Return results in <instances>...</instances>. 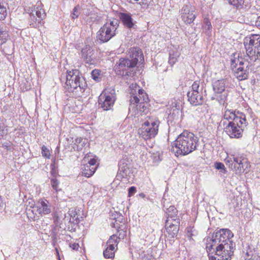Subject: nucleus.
<instances>
[{
	"label": "nucleus",
	"mask_w": 260,
	"mask_h": 260,
	"mask_svg": "<svg viewBox=\"0 0 260 260\" xmlns=\"http://www.w3.org/2000/svg\"><path fill=\"white\" fill-rule=\"evenodd\" d=\"M160 122L155 116L149 117L138 131L143 139L147 140L154 138L157 134Z\"/></svg>",
	"instance_id": "423d86ee"
},
{
	"label": "nucleus",
	"mask_w": 260,
	"mask_h": 260,
	"mask_svg": "<svg viewBox=\"0 0 260 260\" xmlns=\"http://www.w3.org/2000/svg\"><path fill=\"white\" fill-rule=\"evenodd\" d=\"M128 196L131 197L136 192V187L135 186H131L128 188Z\"/></svg>",
	"instance_id": "8fccbe9b"
},
{
	"label": "nucleus",
	"mask_w": 260,
	"mask_h": 260,
	"mask_svg": "<svg viewBox=\"0 0 260 260\" xmlns=\"http://www.w3.org/2000/svg\"><path fill=\"white\" fill-rule=\"evenodd\" d=\"M91 75L93 79L99 81L103 77V74L101 70L95 69L92 71Z\"/></svg>",
	"instance_id": "c9c22d12"
},
{
	"label": "nucleus",
	"mask_w": 260,
	"mask_h": 260,
	"mask_svg": "<svg viewBox=\"0 0 260 260\" xmlns=\"http://www.w3.org/2000/svg\"><path fill=\"white\" fill-rule=\"evenodd\" d=\"M177 212L178 211L176 208L173 206H171L167 210L166 214L168 215L167 219L169 218L171 221H173V219H175L174 218L177 215Z\"/></svg>",
	"instance_id": "cd10ccee"
},
{
	"label": "nucleus",
	"mask_w": 260,
	"mask_h": 260,
	"mask_svg": "<svg viewBox=\"0 0 260 260\" xmlns=\"http://www.w3.org/2000/svg\"><path fill=\"white\" fill-rule=\"evenodd\" d=\"M233 236L234 235L231 230L228 229H222L216 232L211 239V242L223 244L233 242L231 240Z\"/></svg>",
	"instance_id": "f8f14e48"
},
{
	"label": "nucleus",
	"mask_w": 260,
	"mask_h": 260,
	"mask_svg": "<svg viewBox=\"0 0 260 260\" xmlns=\"http://www.w3.org/2000/svg\"><path fill=\"white\" fill-rule=\"evenodd\" d=\"M7 15L6 8L1 3L0 4V20H4Z\"/></svg>",
	"instance_id": "ea45409f"
},
{
	"label": "nucleus",
	"mask_w": 260,
	"mask_h": 260,
	"mask_svg": "<svg viewBox=\"0 0 260 260\" xmlns=\"http://www.w3.org/2000/svg\"><path fill=\"white\" fill-rule=\"evenodd\" d=\"M131 99L130 107L129 110L135 107V104H137L136 110L137 113L136 115L146 114L148 112V102L149 101L148 94L142 89H138V92L136 90L131 89L130 92Z\"/></svg>",
	"instance_id": "39448f33"
},
{
	"label": "nucleus",
	"mask_w": 260,
	"mask_h": 260,
	"mask_svg": "<svg viewBox=\"0 0 260 260\" xmlns=\"http://www.w3.org/2000/svg\"><path fill=\"white\" fill-rule=\"evenodd\" d=\"M111 217V219L115 220V221L113 223L117 222V224H121L125 222L123 215L119 212H115L114 213H112Z\"/></svg>",
	"instance_id": "c756f323"
},
{
	"label": "nucleus",
	"mask_w": 260,
	"mask_h": 260,
	"mask_svg": "<svg viewBox=\"0 0 260 260\" xmlns=\"http://www.w3.org/2000/svg\"><path fill=\"white\" fill-rule=\"evenodd\" d=\"M70 247L75 250H77L79 248V245L78 243H70L69 244Z\"/></svg>",
	"instance_id": "603ef678"
},
{
	"label": "nucleus",
	"mask_w": 260,
	"mask_h": 260,
	"mask_svg": "<svg viewBox=\"0 0 260 260\" xmlns=\"http://www.w3.org/2000/svg\"><path fill=\"white\" fill-rule=\"evenodd\" d=\"M81 53L85 63L92 64V63L91 62L92 61L91 56L93 55L92 48L89 45L85 46L81 50Z\"/></svg>",
	"instance_id": "412c9836"
},
{
	"label": "nucleus",
	"mask_w": 260,
	"mask_h": 260,
	"mask_svg": "<svg viewBox=\"0 0 260 260\" xmlns=\"http://www.w3.org/2000/svg\"><path fill=\"white\" fill-rule=\"evenodd\" d=\"M188 100L190 103L194 106L202 105L204 103L202 92L188 91L187 93Z\"/></svg>",
	"instance_id": "a211bd4d"
},
{
	"label": "nucleus",
	"mask_w": 260,
	"mask_h": 260,
	"mask_svg": "<svg viewBox=\"0 0 260 260\" xmlns=\"http://www.w3.org/2000/svg\"><path fill=\"white\" fill-rule=\"evenodd\" d=\"M224 120H228L227 122H239L244 124V125H245V121H246L245 114L239 111L228 109H225L224 111Z\"/></svg>",
	"instance_id": "4468645a"
},
{
	"label": "nucleus",
	"mask_w": 260,
	"mask_h": 260,
	"mask_svg": "<svg viewBox=\"0 0 260 260\" xmlns=\"http://www.w3.org/2000/svg\"><path fill=\"white\" fill-rule=\"evenodd\" d=\"M119 17L123 25L129 29L133 28L135 25L132 15L129 13H120Z\"/></svg>",
	"instance_id": "aec40b11"
},
{
	"label": "nucleus",
	"mask_w": 260,
	"mask_h": 260,
	"mask_svg": "<svg viewBox=\"0 0 260 260\" xmlns=\"http://www.w3.org/2000/svg\"><path fill=\"white\" fill-rule=\"evenodd\" d=\"M78 9L79 7L78 6H76L73 11L72 13L71 14V16L73 19L77 18L79 16V13H78Z\"/></svg>",
	"instance_id": "de8ad7c7"
},
{
	"label": "nucleus",
	"mask_w": 260,
	"mask_h": 260,
	"mask_svg": "<svg viewBox=\"0 0 260 260\" xmlns=\"http://www.w3.org/2000/svg\"><path fill=\"white\" fill-rule=\"evenodd\" d=\"M69 108L70 109V111L73 113H78L82 109L81 107H79L78 106H76L75 107H70Z\"/></svg>",
	"instance_id": "09e8293b"
},
{
	"label": "nucleus",
	"mask_w": 260,
	"mask_h": 260,
	"mask_svg": "<svg viewBox=\"0 0 260 260\" xmlns=\"http://www.w3.org/2000/svg\"><path fill=\"white\" fill-rule=\"evenodd\" d=\"M255 25L256 26V27L257 28H258L259 29H260V16H259L257 18V19L255 21Z\"/></svg>",
	"instance_id": "864d4df0"
},
{
	"label": "nucleus",
	"mask_w": 260,
	"mask_h": 260,
	"mask_svg": "<svg viewBox=\"0 0 260 260\" xmlns=\"http://www.w3.org/2000/svg\"><path fill=\"white\" fill-rule=\"evenodd\" d=\"M138 196L142 198H144L145 197V194L144 193H140Z\"/></svg>",
	"instance_id": "6e6d98bb"
},
{
	"label": "nucleus",
	"mask_w": 260,
	"mask_h": 260,
	"mask_svg": "<svg viewBox=\"0 0 260 260\" xmlns=\"http://www.w3.org/2000/svg\"><path fill=\"white\" fill-rule=\"evenodd\" d=\"M87 83L79 70L72 69L67 71L65 92L70 97L86 98L88 91Z\"/></svg>",
	"instance_id": "f257e3e1"
},
{
	"label": "nucleus",
	"mask_w": 260,
	"mask_h": 260,
	"mask_svg": "<svg viewBox=\"0 0 260 260\" xmlns=\"http://www.w3.org/2000/svg\"><path fill=\"white\" fill-rule=\"evenodd\" d=\"M9 37L8 32L6 27H0V45H3L8 40Z\"/></svg>",
	"instance_id": "c85d7f7f"
},
{
	"label": "nucleus",
	"mask_w": 260,
	"mask_h": 260,
	"mask_svg": "<svg viewBox=\"0 0 260 260\" xmlns=\"http://www.w3.org/2000/svg\"><path fill=\"white\" fill-rule=\"evenodd\" d=\"M68 214L69 216H70V218L69 220L70 222L73 223H78L80 222L78 216L73 210L69 211Z\"/></svg>",
	"instance_id": "f704fd0d"
},
{
	"label": "nucleus",
	"mask_w": 260,
	"mask_h": 260,
	"mask_svg": "<svg viewBox=\"0 0 260 260\" xmlns=\"http://www.w3.org/2000/svg\"><path fill=\"white\" fill-rule=\"evenodd\" d=\"M42 154L43 156L49 158L50 155L49 150L44 145L42 147Z\"/></svg>",
	"instance_id": "c03bdc74"
},
{
	"label": "nucleus",
	"mask_w": 260,
	"mask_h": 260,
	"mask_svg": "<svg viewBox=\"0 0 260 260\" xmlns=\"http://www.w3.org/2000/svg\"><path fill=\"white\" fill-rule=\"evenodd\" d=\"M187 236L188 238L189 239H191L192 234L190 233V232L189 231V230H187Z\"/></svg>",
	"instance_id": "5fc2aeb1"
},
{
	"label": "nucleus",
	"mask_w": 260,
	"mask_h": 260,
	"mask_svg": "<svg viewBox=\"0 0 260 260\" xmlns=\"http://www.w3.org/2000/svg\"><path fill=\"white\" fill-rule=\"evenodd\" d=\"M111 226L117 230V235L118 239H123L126 236V224L123 223L121 224H117V223H112Z\"/></svg>",
	"instance_id": "5701e85b"
},
{
	"label": "nucleus",
	"mask_w": 260,
	"mask_h": 260,
	"mask_svg": "<svg viewBox=\"0 0 260 260\" xmlns=\"http://www.w3.org/2000/svg\"><path fill=\"white\" fill-rule=\"evenodd\" d=\"M214 167L218 170L219 171L220 173L222 174H226L227 171L224 165V164L220 162H216L214 164Z\"/></svg>",
	"instance_id": "e433bc0d"
},
{
	"label": "nucleus",
	"mask_w": 260,
	"mask_h": 260,
	"mask_svg": "<svg viewBox=\"0 0 260 260\" xmlns=\"http://www.w3.org/2000/svg\"><path fill=\"white\" fill-rule=\"evenodd\" d=\"M115 98V90L112 88L106 89L99 98V104L104 110H110L113 107Z\"/></svg>",
	"instance_id": "1a4fd4ad"
},
{
	"label": "nucleus",
	"mask_w": 260,
	"mask_h": 260,
	"mask_svg": "<svg viewBox=\"0 0 260 260\" xmlns=\"http://www.w3.org/2000/svg\"><path fill=\"white\" fill-rule=\"evenodd\" d=\"M136 66H114V71L117 75L120 76H133L134 67Z\"/></svg>",
	"instance_id": "f3484780"
},
{
	"label": "nucleus",
	"mask_w": 260,
	"mask_h": 260,
	"mask_svg": "<svg viewBox=\"0 0 260 260\" xmlns=\"http://www.w3.org/2000/svg\"><path fill=\"white\" fill-rule=\"evenodd\" d=\"M118 26V21L116 19L106 23L97 32V41L100 43L108 42L116 35Z\"/></svg>",
	"instance_id": "0eeeda50"
},
{
	"label": "nucleus",
	"mask_w": 260,
	"mask_h": 260,
	"mask_svg": "<svg viewBox=\"0 0 260 260\" xmlns=\"http://www.w3.org/2000/svg\"><path fill=\"white\" fill-rule=\"evenodd\" d=\"M195 8L188 3L185 5L180 10L181 18L186 24H190L196 18Z\"/></svg>",
	"instance_id": "ddd939ff"
},
{
	"label": "nucleus",
	"mask_w": 260,
	"mask_h": 260,
	"mask_svg": "<svg viewBox=\"0 0 260 260\" xmlns=\"http://www.w3.org/2000/svg\"><path fill=\"white\" fill-rule=\"evenodd\" d=\"M118 171L121 173L123 176H127L130 173L129 168H128L127 164L124 163L120 162L119 165Z\"/></svg>",
	"instance_id": "2f4dec72"
},
{
	"label": "nucleus",
	"mask_w": 260,
	"mask_h": 260,
	"mask_svg": "<svg viewBox=\"0 0 260 260\" xmlns=\"http://www.w3.org/2000/svg\"><path fill=\"white\" fill-rule=\"evenodd\" d=\"M145 260H155V259L150 256H149V258H147L145 259Z\"/></svg>",
	"instance_id": "4d7b16f0"
},
{
	"label": "nucleus",
	"mask_w": 260,
	"mask_h": 260,
	"mask_svg": "<svg viewBox=\"0 0 260 260\" xmlns=\"http://www.w3.org/2000/svg\"><path fill=\"white\" fill-rule=\"evenodd\" d=\"M199 145L198 137L192 133L184 131L174 141L171 150L177 156H184L196 150Z\"/></svg>",
	"instance_id": "7ed1b4c3"
},
{
	"label": "nucleus",
	"mask_w": 260,
	"mask_h": 260,
	"mask_svg": "<svg viewBox=\"0 0 260 260\" xmlns=\"http://www.w3.org/2000/svg\"><path fill=\"white\" fill-rule=\"evenodd\" d=\"M51 185L52 188L57 190L58 187L59 182L55 178H52L50 180Z\"/></svg>",
	"instance_id": "a18cd8bd"
},
{
	"label": "nucleus",
	"mask_w": 260,
	"mask_h": 260,
	"mask_svg": "<svg viewBox=\"0 0 260 260\" xmlns=\"http://www.w3.org/2000/svg\"><path fill=\"white\" fill-rule=\"evenodd\" d=\"M251 252H247L244 256L245 260H260V256L256 254H252Z\"/></svg>",
	"instance_id": "4c0bfd02"
},
{
	"label": "nucleus",
	"mask_w": 260,
	"mask_h": 260,
	"mask_svg": "<svg viewBox=\"0 0 260 260\" xmlns=\"http://www.w3.org/2000/svg\"><path fill=\"white\" fill-rule=\"evenodd\" d=\"M129 3H137L138 4L141 6H147L148 1L147 0H127Z\"/></svg>",
	"instance_id": "37998d69"
},
{
	"label": "nucleus",
	"mask_w": 260,
	"mask_h": 260,
	"mask_svg": "<svg viewBox=\"0 0 260 260\" xmlns=\"http://www.w3.org/2000/svg\"><path fill=\"white\" fill-rule=\"evenodd\" d=\"M224 130L225 132L231 138H239L242 137V133L244 128L247 125V121H245V125L241 122H235L234 121L226 122L223 121Z\"/></svg>",
	"instance_id": "9d476101"
},
{
	"label": "nucleus",
	"mask_w": 260,
	"mask_h": 260,
	"mask_svg": "<svg viewBox=\"0 0 260 260\" xmlns=\"http://www.w3.org/2000/svg\"><path fill=\"white\" fill-rule=\"evenodd\" d=\"M116 249L115 246H107L106 249L104 251V256L106 258H112L114 257Z\"/></svg>",
	"instance_id": "bb28decb"
},
{
	"label": "nucleus",
	"mask_w": 260,
	"mask_h": 260,
	"mask_svg": "<svg viewBox=\"0 0 260 260\" xmlns=\"http://www.w3.org/2000/svg\"><path fill=\"white\" fill-rule=\"evenodd\" d=\"M37 212L42 216L50 214L52 211L51 203L46 199H40L36 204Z\"/></svg>",
	"instance_id": "dca6fc26"
},
{
	"label": "nucleus",
	"mask_w": 260,
	"mask_h": 260,
	"mask_svg": "<svg viewBox=\"0 0 260 260\" xmlns=\"http://www.w3.org/2000/svg\"><path fill=\"white\" fill-rule=\"evenodd\" d=\"M87 164L84 165L82 167V175L87 178L91 177L95 172L93 168Z\"/></svg>",
	"instance_id": "a878e982"
},
{
	"label": "nucleus",
	"mask_w": 260,
	"mask_h": 260,
	"mask_svg": "<svg viewBox=\"0 0 260 260\" xmlns=\"http://www.w3.org/2000/svg\"><path fill=\"white\" fill-rule=\"evenodd\" d=\"M224 161L226 165L236 174H241L245 171L247 172L250 167V164L247 159L243 156L232 155V157H227L224 159Z\"/></svg>",
	"instance_id": "6e6552de"
},
{
	"label": "nucleus",
	"mask_w": 260,
	"mask_h": 260,
	"mask_svg": "<svg viewBox=\"0 0 260 260\" xmlns=\"http://www.w3.org/2000/svg\"><path fill=\"white\" fill-rule=\"evenodd\" d=\"M96 163V160L94 158H91L89 161H88V164H87L88 165H90L91 166V168H93L94 169V170H96V167H95V164Z\"/></svg>",
	"instance_id": "3c124183"
},
{
	"label": "nucleus",
	"mask_w": 260,
	"mask_h": 260,
	"mask_svg": "<svg viewBox=\"0 0 260 260\" xmlns=\"http://www.w3.org/2000/svg\"><path fill=\"white\" fill-rule=\"evenodd\" d=\"M219 95L217 96V100L219 102L220 104H224L225 102L226 101L228 94L224 91L221 93H219Z\"/></svg>",
	"instance_id": "58836bf2"
},
{
	"label": "nucleus",
	"mask_w": 260,
	"mask_h": 260,
	"mask_svg": "<svg viewBox=\"0 0 260 260\" xmlns=\"http://www.w3.org/2000/svg\"><path fill=\"white\" fill-rule=\"evenodd\" d=\"M2 136V135L0 133V136Z\"/></svg>",
	"instance_id": "052dcab7"
},
{
	"label": "nucleus",
	"mask_w": 260,
	"mask_h": 260,
	"mask_svg": "<svg viewBox=\"0 0 260 260\" xmlns=\"http://www.w3.org/2000/svg\"><path fill=\"white\" fill-rule=\"evenodd\" d=\"M87 140L81 137L77 138L75 141L73 148L75 150L79 151L87 144Z\"/></svg>",
	"instance_id": "393cba45"
},
{
	"label": "nucleus",
	"mask_w": 260,
	"mask_h": 260,
	"mask_svg": "<svg viewBox=\"0 0 260 260\" xmlns=\"http://www.w3.org/2000/svg\"><path fill=\"white\" fill-rule=\"evenodd\" d=\"M41 4L40 2H38L37 5L32 8L30 14V17H33L34 18L36 16L37 17V18H36V21L38 23H40L45 16L44 10L39 8Z\"/></svg>",
	"instance_id": "6ab92c4d"
},
{
	"label": "nucleus",
	"mask_w": 260,
	"mask_h": 260,
	"mask_svg": "<svg viewBox=\"0 0 260 260\" xmlns=\"http://www.w3.org/2000/svg\"><path fill=\"white\" fill-rule=\"evenodd\" d=\"M234 242L226 244L209 242L206 245L209 260H230L235 249Z\"/></svg>",
	"instance_id": "20e7f679"
},
{
	"label": "nucleus",
	"mask_w": 260,
	"mask_h": 260,
	"mask_svg": "<svg viewBox=\"0 0 260 260\" xmlns=\"http://www.w3.org/2000/svg\"><path fill=\"white\" fill-rule=\"evenodd\" d=\"M119 242L118 238L117 235H113L110 237L108 241L107 242V246H117Z\"/></svg>",
	"instance_id": "72a5a7b5"
},
{
	"label": "nucleus",
	"mask_w": 260,
	"mask_h": 260,
	"mask_svg": "<svg viewBox=\"0 0 260 260\" xmlns=\"http://www.w3.org/2000/svg\"><path fill=\"white\" fill-rule=\"evenodd\" d=\"M244 45L247 55V58L240 56L238 53H234L231 57V65H243L246 60L249 63L255 61L260 58V36L253 35L250 37H246L244 41Z\"/></svg>",
	"instance_id": "f03ea898"
},
{
	"label": "nucleus",
	"mask_w": 260,
	"mask_h": 260,
	"mask_svg": "<svg viewBox=\"0 0 260 260\" xmlns=\"http://www.w3.org/2000/svg\"><path fill=\"white\" fill-rule=\"evenodd\" d=\"M131 59L121 58L118 65H137L142 64L144 62V57L142 50L139 47L131 48L129 51Z\"/></svg>",
	"instance_id": "9b49d317"
},
{
	"label": "nucleus",
	"mask_w": 260,
	"mask_h": 260,
	"mask_svg": "<svg viewBox=\"0 0 260 260\" xmlns=\"http://www.w3.org/2000/svg\"><path fill=\"white\" fill-rule=\"evenodd\" d=\"M203 88H200V83L199 81H194L192 85V90L190 91L196 92H202Z\"/></svg>",
	"instance_id": "a19ab883"
},
{
	"label": "nucleus",
	"mask_w": 260,
	"mask_h": 260,
	"mask_svg": "<svg viewBox=\"0 0 260 260\" xmlns=\"http://www.w3.org/2000/svg\"><path fill=\"white\" fill-rule=\"evenodd\" d=\"M14 60V57L11 55H8V56H5L3 61L5 64L7 65H10L13 63Z\"/></svg>",
	"instance_id": "79ce46f5"
},
{
	"label": "nucleus",
	"mask_w": 260,
	"mask_h": 260,
	"mask_svg": "<svg viewBox=\"0 0 260 260\" xmlns=\"http://www.w3.org/2000/svg\"><path fill=\"white\" fill-rule=\"evenodd\" d=\"M232 69L234 76L239 80H243L247 79L248 73L247 70H245L243 67H240L236 68L237 66H234Z\"/></svg>",
	"instance_id": "4be33fe9"
},
{
	"label": "nucleus",
	"mask_w": 260,
	"mask_h": 260,
	"mask_svg": "<svg viewBox=\"0 0 260 260\" xmlns=\"http://www.w3.org/2000/svg\"><path fill=\"white\" fill-rule=\"evenodd\" d=\"M225 88V81L219 80L215 81L213 84L214 91L217 93H221L223 92Z\"/></svg>",
	"instance_id": "b1692460"
},
{
	"label": "nucleus",
	"mask_w": 260,
	"mask_h": 260,
	"mask_svg": "<svg viewBox=\"0 0 260 260\" xmlns=\"http://www.w3.org/2000/svg\"><path fill=\"white\" fill-rule=\"evenodd\" d=\"M116 178L117 180H119L121 181L126 182L127 180V177L123 176L121 173H120L119 171H118Z\"/></svg>",
	"instance_id": "49530a36"
},
{
	"label": "nucleus",
	"mask_w": 260,
	"mask_h": 260,
	"mask_svg": "<svg viewBox=\"0 0 260 260\" xmlns=\"http://www.w3.org/2000/svg\"><path fill=\"white\" fill-rule=\"evenodd\" d=\"M203 27L205 30V32L207 35H210L211 30L212 26L208 18H205L204 19Z\"/></svg>",
	"instance_id": "473e14b6"
},
{
	"label": "nucleus",
	"mask_w": 260,
	"mask_h": 260,
	"mask_svg": "<svg viewBox=\"0 0 260 260\" xmlns=\"http://www.w3.org/2000/svg\"><path fill=\"white\" fill-rule=\"evenodd\" d=\"M55 218H57V217H54V220H56V219H55Z\"/></svg>",
	"instance_id": "bf43d9fd"
},
{
	"label": "nucleus",
	"mask_w": 260,
	"mask_h": 260,
	"mask_svg": "<svg viewBox=\"0 0 260 260\" xmlns=\"http://www.w3.org/2000/svg\"><path fill=\"white\" fill-rule=\"evenodd\" d=\"M3 146L5 149H7V150L10 149V148H9V146L8 145L3 144Z\"/></svg>",
	"instance_id": "13d9d810"
},
{
	"label": "nucleus",
	"mask_w": 260,
	"mask_h": 260,
	"mask_svg": "<svg viewBox=\"0 0 260 260\" xmlns=\"http://www.w3.org/2000/svg\"><path fill=\"white\" fill-rule=\"evenodd\" d=\"M180 225V219L176 217L175 219L171 221L170 219L166 220V229L169 237L174 238L176 237L178 233Z\"/></svg>",
	"instance_id": "2eb2a0df"
},
{
	"label": "nucleus",
	"mask_w": 260,
	"mask_h": 260,
	"mask_svg": "<svg viewBox=\"0 0 260 260\" xmlns=\"http://www.w3.org/2000/svg\"><path fill=\"white\" fill-rule=\"evenodd\" d=\"M169 55V63L173 65L176 62L177 57L179 56V53L174 50H170Z\"/></svg>",
	"instance_id": "7c9ffc66"
}]
</instances>
